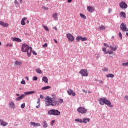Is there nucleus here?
<instances>
[{"label": "nucleus", "mask_w": 128, "mask_h": 128, "mask_svg": "<svg viewBox=\"0 0 128 128\" xmlns=\"http://www.w3.org/2000/svg\"><path fill=\"white\" fill-rule=\"evenodd\" d=\"M100 104H102V106H104L105 104H107L110 106V108H114V106L112 105V102H110V100H108L106 98H100L98 100Z\"/></svg>", "instance_id": "f257e3e1"}, {"label": "nucleus", "mask_w": 128, "mask_h": 128, "mask_svg": "<svg viewBox=\"0 0 128 128\" xmlns=\"http://www.w3.org/2000/svg\"><path fill=\"white\" fill-rule=\"evenodd\" d=\"M46 100V106H52L54 104V101L52 100V98H50L49 96H47L46 98H45Z\"/></svg>", "instance_id": "f03ea898"}, {"label": "nucleus", "mask_w": 128, "mask_h": 128, "mask_svg": "<svg viewBox=\"0 0 128 128\" xmlns=\"http://www.w3.org/2000/svg\"><path fill=\"white\" fill-rule=\"evenodd\" d=\"M48 114H50V116H60V112L58 110H50L48 111Z\"/></svg>", "instance_id": "7ed1b4c3"}, {"label": "nucleus", "mask_w": 128, "mask_h": 128, "mask_svg": "<svg viewBox=\"0 0 128 128\" xmlns=\"http://www.w3.org/2000/svg\"><path fill=\"white\" fill-rule=\"evenodd\" d=\"M64 102V100L62 99H58L57 100H54L53 101V104L52 106H60V104H62Z\"/></svg>", "instance_id": "20e7f679"}, {"label": "nucleus", "mask_w": 128, "mask_h": 128, "mask_svg": "<svg viewBox=\"0 0 128 128\" xmlns=\"http://www.w3.org/2000/svg\"><path fill=\"white\" fill-rule=\"evenodd\" d=\"M77 112H78L79 114H86L88 112V109H86L84 107H79L77 109Z\"/></svg>", "instance_id": "39448f33"}, {"label": "nucleus", "mask_w": 128, "mask_h": 128, "mask_svg": "<svg viewBox=\"0 0 128 128\" xmlns=\"http://www.w3.org/2000/svg\"><path fill=\"white\" fill-rule=\"evenodd\" d=\"M30 46H28V45L24 44H22V50L23 52H28V50L30 48Z\"/></svg>", "instance_id": "423d86ee"}, {"label": "nucleus", "mask_w": 128, "mask_h": 128, "mask_svg": "<svg viewBox=\"0 0 128 128\" xmlns=\"http://www.w3.org/2000/svg\"><path fill=\"white\" fill-rule=\"evenodd\" d=\"M79 73L80 74H82V76H88V70L86 69H82L81 70Z\"/></svg>", "instance_id": "0eeeda50"}, {"label": "nucleus", "mask_w": 128, "mask_h": 128, "mask_svg": "<svg viewBox=\"0 0 128 128\" xmlns=\"http://www.w3.org/2000/svg\"><path fill=\"white\" fill-rule=\"evenodd\" d=\"M119 6L120 8H122L124 10H126V8H128V4L124 2H121L119 4Z\"/></svg>", "instance_id": "6e6552de"}, {"label": "nucleus", "mask_w": 128, "mask_h": 128, "mask_svg": "<svg viewBox=\"0 0 128 128\" xmlns=\"http://www.w3.org/2000/svg\"><path fill=\"white\" fill-rule=\"evenodd\" d=\"M76 40L78 42H80V40H81V42H84L88 40V38H86V37L82 38V36H78L76 38Z\"/></svg>", "instance_id": "1a4fd4ad"}, {"label": "nucleus", "mask_w": 128, "mask_h": 128, "mask_svg": "<svg viewBox=\"0 0 128 128\" xmlns=\"http://www.w3.org/2000/svg\"><path fill=\"white\" fill-rule=\"evenodd\" d=\"M120 30H122V32H128V29L126 28V24L122 22L121 24V26H120Z\"/></svg>", "instance_id": "9d476101"}, {"label": "nucleus", "mask_w": 128, "mask_h": 128, "mask_svg": "<svg viewBox=\"0 0 128 128\" xmlns=\"http://www.w3.org/2000/svg\"><path fill=\"white\" fill-rule=\"evenodd\" d=\"M66 38H68V40L69 42H72L74 40V36H72V34L70 33L66 34Z\"/></svg>", "instance_id": "9b49d317"}, {"label": "nucleus", "mask_w": 128, "mask_h": 128, "mask_svg": "<svg viewBox=\"0 0 128 128\" xmlns=\"http://www.w3.org/2000/svg\"><path fill=\"white\" fill-rule=\"evenodd\" d=\"M67 92L69 96H76V92L72 89H68Z\"/></svg>", "instance_id": "f8f14e48"}, {"label": "nucleus", "mask_w": 128, "mask_h": 128, "mask_svg": "<svg viewBox=\"0 0 128 128\" xmlns=\"http://www.w3.org/2000/svg\"><path fill=\"white\" fill-rule=\"evenodd\" d=\"M94 8L91 6H87V10L88 12H92L94 11Z\"/></svg>", "instance_id": "ddd939ff"}, {"label": "nucleus", "mask_w": 128, "mask_h": 128, "mask_svg": "<svg viewBox=\"0 0 128 128\" xmlns=\"http://www.w3.org/2000/svg\"><path fill=\"white\" fill-rule=\"evenodd\" d=\"M32 47H30V48L27 50L26 52L28 56H30V54H32Z\"/></svg>", "instance_id": "4468645a"}, {"label": "nucleus", "mask_w": 128, "mask_h": 128, "mask_svg": "<svg viewBox=\"0 0 128 128\" xmlns=\"http://www.w3.org/2000/svg\"><path fill=\"white\" fill-rule=\"evenodd\" d=\"M25 96H26V94H22L20 96L17 97L16 98V100L17 101L20 100H22L24 98Z\"/></svg>", "instance_id": "2eb2a0df"}, {"label": "nucleus", "mask_w": 128, "mask_h": 128, "mask_svg": "<svg viewBox=\"0 0 128 128\" xmlns=\"http://www.w3.org/2000/svg\"><path fill=\"white\" fill-rule=\"evenodd\" d=\"M9 106H10V108H13L14 109V108H16V104L12 102H10L9 103Z\"/></svg>", "instance_id": "dca6fc26"}, {"label": "nucleus", "mask_w": 128, "mask_h": 128, "mask_svg": "<svg viewBox=\"0 0 128 128\" xmlns=\"http://www.w3.org/2000/svg\"><path fill=\"white\" fill-rule=\"evenodd\" d=\"M30 124L33 126H40V124L36 123L35 122H31Z\"/></svg>", "instance_id": "f3484780"}, {"label": "nucleus", "mask_w": 128, "mask_h": 128, "mask_svg": "<svg viewBox=\"0 0 128 128\" xmlns=\"http://www.w3.org/2000/svg\"><path fill=\"white\" fill-rule=\"evenodd\" d=\"M0 25L2 26L4 28H6V27L8 26V24L4 23V22H2V21L0 22Z\"/></svg>", "instance_id": "a211bd4d"}, {"label": "nucleus", "mask_w": 128, "mask_h": 128, "mask_svg": "<svg viewBox=\"0 0 128 128\" xmlns=\"http://www.w3.org/2000/svg\"><path fill=\"white\" fill-rule=\"evenodd\" d=\"M0 122V126H8V122H4V120H1Z\"/></svg>", "instance_id": "6ab92c4d"}, {"label": "nucleus", "mask_w": 128, "mask_h": 128, "mask_svg": "<svg viewBox=\"0 0 128 128\" xmlns=\"http://www.w3.org/2000/svg\"><path fill=\"white\" fill-rule=\"evenodd\" d=\"M109 48H110V50H112V52H113V51L116 52V50H118V48H116V46L114 47L112 46H109Z\"/></svg>", "instance_id": "aec40b11"}, {"label": "nucleus", "mask_w": 128, "mask_h": 128, "mask_svg": "<svg viewBox=\"0 0 128 128\" xmlns=\"http://www.w3.org/2000/svg\"><path fill=\"white\" fill-rule=\"evenodd\" d=\"M24 94H26V96H28V94H36V92L35 91H30V92H25Z\"/></svg>", "instance_id": "412c9836"}, {"label": "nucleus", "mask_w": 128, "mask_h": 128, "mask_svg": "<svg viewBox=\"0 0 128 128\" xmlns=\"http://www.w3.org/2000/svg\"><path fill=\"white\" fill-rule=\"evenodd\" d=\"M28 18L24 17L22 19V21H21V24L22 26H26V22H24V20H27Z\"/></svg>", "instance_id": "4be33fe9"}, {"label": "nucleus", "mask_w": 128, "mask_h": 128, "mask_svg": "<svg viewBox=\"0 0 128 128\" xmlns=\"http://www.w3.org/2000/svg\"><path fill=\"white\" fill-rule=\"evenodd\" d=\"M82 120V122H84V124H87L88 122H90V118H84Z\"/></svg>", "instance_id": "5701e85b"}, {"label": "nucleus", "mask_w": 128, "mask_h": 128, "mask_svg": "<svg viewBox=\"0 0 128 128\" xmlns=\"http://www.w3.org/2000/svg\"><path fill=\"white\" fill-rule=\"evenodd\" d=\"M42 80H43V82H44L46 84H48V78H46V76H44L42 78Z\"/></svg>", "instance_id": "b1692460"}, {"label": "nucleus", "mask_w": 128, "mask_h": 128, "mask_svg": "<svg viewBox=\"0 0 128 128\" xmlns=\"http://www.w3.org/2000/svg\"><path fill=\"white\" fill-rule=\"evenodd\" d=\"M48 122H46V121L44 120L43 122V128H48Z\"/></svg>", "instance_id": "393cba45"}, {"label": "nucleus", "mask_w": 128, "mask_h": 128, "mask_svg": "<svg viewBox=\"0 0 128 128\" xmlns=\"http://www.w3.org/2000/svg\"><path fill=\"white\" fill-rule=\"evenodd\" d=\"M13 40H14L15 42H22V40L20 38H13Z\"/></svg>", "instance_id": "a878e982"}, {"label": "nucleus", "mask_w": 128, "mask_h": 128, "mask_svg": "<svg viewBox=\"0 0 128 128\" xmlns=\"http://www.w3.org/2000/svg\"><path fill=\"white\" fill-rule=\"evenodd\" d=\"M104 54H114V52L112 51H106V52H104Z\"/></svg>", "instance_id": "bb28decb"}, {"label": "nucleus", "mask_w": 128, "mask_h": 128, "mask_svg": "<svg viewBox=\"0 0 128 128\" xmlns=\"http://www.w3.org/2000/svg\"><path fill=\"white\" fill-rule=\"evenodd\" d=\"M52 87L50 86H46L42 88V90H48L50 88Z\"/></svg>", "instance_id": "cd10ccee"}, {"label": "nucleus", "mask_w": 128, "mask_h": 128, "mask_svg": "<svg viewBox=\"0 0 128 128\" xmlns=\"http://www.w3.org/2000/svg\"><path fill=\"white\" fill-rule=\"evenodd\" d=\"M106 78H114V74H109L106 75Z\"/></svg>", "instance_id": "c85d7f7f"}, {"label": "nucleus", "mask_w": 128, "mask_h": 128, "mask_svg": "<svg viewBox=\"0 0 128 128\" xmlns=\"http://www.w3.org/2000/svg\"><path fill=\"white\" fill-rule=\"evenodd\" d=\"M14 64L16 66H22V62L18 61H15Z\"/></svg>", "instance_id": "c756f323"}, {"label": "nucleus", "mask_w": 128, "mask_h": 128, "mask_svg": "<svg viewBox=\"0 0 128 128\" xmlns=\"http://www.w3.org/2000/svg\"><path fill=\"white\" fill-rule=\"evenodd\" d=\"M100 30H106V27L104 26H101L98 27Z\"/></svg>", "instance_id": "7c9ffc66"}, {"label": "nucleus", "mask_w": 128, "mask_h": 128, "mask_svg": "<svg viewBox=\"0 0 128 128\" xmlns=\"http://www.w3.org/2000/svg\"><path fill=\"white\" fill-rule=\"evenodd\" d=\"M36 72L38 74H42V70H40V69L38 68H36Z\"/></svg>", "instance_id": "2f4dec72"}, {"label": "nucleus", "mask_w": 128, "mask_h": 128, "mask_svg": "<svg viewBox=\"0 0 128 128\" xmlns=\"http://www.w3.org/2000/svg\"><path fill=\"white\" fill-rule=\"evenodd\" d=\"M75 122H80L82 124V119L77 118L75 120Z\"/></svg>", "instance_id": "473e14b6"}, {"label": "nucleus", "mask_w": 128, "mask_h": 128, "mask_svg": "<svg viewBox=\"0 0 128 128\" xmlns=\"http://www.w3.org/2000/svg\"><path fill=\"white\" fill-rule=\"evenodd\" d=\"M42 26L44 28V30H46V32H48L50 30V29H48V26L43 25Z\"/></svg>", "instance_id": "72a5a7b5"}, {"label": "nucleus", "mask_w": 128, "mask_h": 128, "mask_svg": "<svg viewBox=\"0 0 128 128\" xmlns=\"http://www.w3.org/2000/svg\"><path fill=\"white\" fill-rule=\"evenodd\" d=\"M120 16H126V13L124 12H120Z\"/></svg>", "instance_id": "f704fd0d"}, {"label": "nucleus", "mask_w": 128, "mask_h": 128, "mask_svg": "<svg viewBox=\"0 0 128 128\" xmlns=\"http://www.w3.org/2000/svg\"><path fill=\"white\" fill-rule=\"evenodd\" d=\"M122 64L123 66H128V62L122 63Z\"/></svg>", "instance_id": "c9c22d12"}, {"label": "nucleus", "mask_w": 128, "mask_h": 128, "mask_svg": "<svg viewBox=\"0 0 128 128\" xmlns=\"http://www.w3.org/2000/svg\"><path fill=\"white\" fill-rule=\"evenodd\" d=\"M26 106V103H23L21 104V108H24V107Z\"/></svg>", "instance_id": "e433bc0d"}, {"label": "nucleus", "mask_w": 128, "mask_h": 128, "mask_svg": "<svg viewBox=\"0 0 128 128\" xmlns=\"http://www.w3.org/2000/svg\"><path fill=\"white\" fill-rule=\"evenodd\" d=\"M14 4H16L17 6L20 5V3H18L17 0H14Z\"/></svg>", "instance_id": "4c0bfd02"}, {"label": "nucleus", "mask_w": 128, "mask_h": 128, "mask_svg": "<svg viewBox=\"0 0 128 128\" xmlns=\"http://www.w3.org/2000/svg\"><path fill=\"white\" fill-rule=\"evenodd\" d=\"M119 36L120 38V40H122V32H119Z\"/></svg>", "instance_id": "58836bf2"}, {"label": "nucleus", "mask_w": 128, "mask_h": 128, "mask_svg": "<svg viewBox=\"0 0 128 128\" xmlns=\"http://www.w3.org/2000/svg\"><path fill=\"white\" fill-rule=\"evenodd\" d=\"M54 122H56V120H52V121L50 124H51V126H54Z\"/></svg>", "instance_id": "ea45409f"}, {"label": "nucleus", "mask_w": 128, "mask_h": 128, "mask_svg": "<svg viewBox=\"0 0 128 128\" xmlns=\"http://www.w3.org/2000/svg\"><path fill=\"white\" fill-rule=\"evenodd\" d=\"M42 48H48V44L46 43L42 45Z\"/></svg>", "instance_id": "a19ab883"}, {"label": "nucleus", "mask_w": 128, "mask_h": 128, "mask_svg": "<svg viewBox=\"0 0 128 128\" xmlns=\"http://www.w3.org/2000/svg\"><path fill=\"white\" fill-rule=\"evenodd\" d=\"M42 8L43 10H48V8L46 6H43Z\"/></svg>", "instance_id": "79ce46f5"}, {"label": "nucleus", "mask_w": 128, "mask_h": 128, "mask_svg": "<svg viewBox=\"0 0 128 128\" xmlns=\"http://www.w3.org/2000/svg\"><path fill=\"white\" fill-rule=\"evenodd\" d=\"M38 80V77L36 76H34L32 78V80Z\"/></svg>", "instance_id": "37998d69"}, {"label": "nucleus", "mask_w": 128, "mask_h": 128, "mask_svg": "<svg viewBox=\"0 0 128 128\" xmlns=\"http://www.w3.org/2000/svg\"><path fill=\"white\" fill-rule=\"evenodd\" d=\"M104 46H106V48H108V47L110 46H108V44H106V43H104Z\"/></svg>", "instance_id": "c03bdc74"}, {"label": "nucleus", "mask_w": 128, "mask_h": 128, "mask_svg": "<svg viewBox=\"0 0 128 128\" xmlns=\"http://www.w3.org/2000/svg\"><path fill=\"white\" fill-rule=\"evenodd\" d=\"M21 84H26V81H24V80H22V81L21 82Z\"/></svg>", "instance_id": "a18cd8bd"}, {"label": "nucleus", "mask_w": 128, "mask_h": 128, "mask_svg": "<svg viewBox=\"0 0 128 128\" xmlns=\"http://www.w3.org/2000/svg\"><path fill=\"white\" fill-rule=\"evenodd\" d=\"M102 51L104 52H106V48H102Z\"/></svg>", "instance_id": "49530a36"}, {"label": "nucleus", "mask_w": 128, "mask_h": 128, "mask_svg": "<svg viewBox=\"0 0 128 128\" xmlns=\"http://www.w3.org/2000/svg\"><path fill=\"white\" fill-rule=\"evenodd\" d=\"M32 54H34V56H36L37 54L36 52V51H32Z\"/></svg>", "instance_id": "de8ad7c7"}, {"label": "nucleus", "mask_w": 128, "mask_h": 128, "mask_svg": "<svg viewBox=\"0 0 128 128\" xmlns=\"http://www.w3.org/2000/svg\"><path fill=\"white\" fill-rule=\"evenodd\" d=\"M112 9L109 8H108V14H110V12H112Z\"/></svg>", "instance_id": "09e8293b"}, {"label": "nucleus", "mask_w": 128, "mask_h": 128, "mask_svg": "<svg viewBox=\"0 0 128 128\" xmlns=\"http://www.w3.org/2000/svg\"><path fill=\"white\" fill-rule=\"evenodd\" d=\"M52 16H58L57 13H54L53 14Z\"/></svg>", "instance_id": "8fccbe9b"}, {"label": "nucleus", "mask_w": 128, "mask_h": 128, "mask_svg": "<svg viewBox=\"0 0 128 128\" xmlns=\"http://www.w3.org/2000/svg\"><path fill=\"white\" fill-rule=\"evenodd\" d=\"M103 72H108V68H104L103 69Z\"/></svg>", "instance_id": "3c124183"}, {"label": "nucleus", "mask_w": 128, "mask_h": 128, "mask_svg": "<svg viewBox=\"0 0 128 128\" xmlns=\"http://www.w3.org/2000/svg\"><path fill=\"white\" fill-rule=\"evenodd\" d=\"M53 18L55 20H58V16H53Z\"/></svg>", "instance_id": "603ef678"}, {"label": "nucleus", "mask_w": 128, "mask_h": 128, "mask_svg": "<svg viewBox=\"0 0 128 128\" xmlns=\"http://www.w3.org/2000/svg\"><path fill=\"white\" fill-rule=\"evenodd\" d=\"M99 82H100V84H104V81H102V80H99Z\"/></svg>", "instance_id": "864d4df0"}, {"label": "nucleus", "mask_w": 128, "mask_h": 128, "mask_svg": "<svg viewBox=\"0 0 128 128\" xmlns=\"http://www.w3.org/2000/svg\"><path fill=\"white\" fill-rule=\"evenodd\" d=\"M54 40L56 44H58V40H56L54 39Z\"/></svg>", "instance_id": "5fc2aeb1"}, {"label": "nucleus", "mask_w": 128, "mask_h": 128, "mask_svg": "<svg viewBox=\"0 0 128 128\" xmlns=\"http://www.w3.org/2000/svg\"><path fill=\"white\" fill-rule=\"evenodd\" d=\"M124 98H126V100H128V96H125Z\"/></svg>", "instance_id": "6e6d98bb"}, {"label": "nucleus", "mask_w": 128, "mask_h": 128, "mask_svg": "<svg viewBox=\"0 0 128 128\" xmlns=\"http://www.w3.org/2000/svg\"><path fill=\"white\" fill-rule=\"evenodd\" d=\"M80 16H86L82 14H80Z\"/></svg>", "instance_id": "4d7b16f0"}, {"label": "nucleus", "mask_w": 128, "mask_h": 128, "mask_svg": "<svg viewBox=\"0 0 128 128\" xmlns=\"http://www.w3.org/2000/svg\"><path fill=\"white\" fill-rule=\"evenodd\" d=\"M99 58H100V55H98V56H96V60H98Z\"/></svg>", "instance_id": "13d9d810"}, {"label": "nucleus", "mask_w": 128, "mask_h": 128, "mask_svg": "<svg viewBox=\"0 0 128 128\" xmlns=\"http://www.w3.org/2000/svg\"><path fill=\"white\" fill-rule=\"evenodd\" d=\"M40 98L42 100V98H44V96H42V95H40Z\"/></svg>", "instance_id": "bf43d9fd"}, {"label": "nucleus", "mask_w": 128, "mask_h": 128, "mask_svg": "<svg viewBox=\"0 0 128 128\" xmlns=\"http://www.w3.org/2000/svg\"><path fill=\"white\" fill-rule=\"evenodd\" d=\"M82 18H84V20L86 19V16H82Z\"/></svg>", "instance_id": "052dcab7"}, {"label": "nucleus", "mask_w": 128, "mask_h": 128, "mask_svg": "<svg viewBox=\"0 0 128 128\" xmlns=\"http://www.w3.org/2000/svg\"><path fill=\"white\" fill-rule=\"evenodd\" d=\"M40 108V104L38 106H36V108Z\"/></svg>", "instance_id": "680f3d73"}, {"label": "nucleus", "mask_w": 128, "mask_h": 128, "mask_svg": "<svg viewBox=\"0 0 128 128\" xmlns=\"http://www.w3.org/2000/svg\"><path fill=\"white\" fill-rule=\"evenodd\" d=\"M20 2V4H22V0H19Z\"/></svg>", "instance_id": "e2e57ef3"}, {"label": "nucleus", "mask_w": 128, "mask_h": 128, "mask_svg": "<svg viewBox=\"0 0 128 128\" xmlns=\"http://www.w3.org/2000/svg\"><path fill=\"white\" fill-rule=\"evenodd\" d=\"M68 2H72V0H68Z\"/></svg>", "instance_id": "0e129e2a"}, {"label": "nucleus", "mask_w": 128, "mask_h": 128, "mask_svg": "<svg viewBox=\"0 0 128 128\" xmlns=\"http://www.w3.org/2000/svg\"><path fill=\"white\" fill-rule=\"evenodd\" d=\"M52 96H53V98H56V95H55V94H52Z\"/></svg>", "instance_id": "69168bd1"}, {"label": "nucleus", "mask_w": 128, "mask_h": 128, "mask_svg": "<svg viewBox=\"0 0 128 128\" xmlns=\"http://www.w3.org/2000/svg\"><path fill=\"white\" fill-rule=\"evenodd\" d=\"M40 98L38 99V102H37V104H40Z\"/></svg>", "instance_id": "338daca9"}, {"label": "nucleus", "mask_w": 128, "mask_h": 128, "mask_svg": "<svg viewBox=\"0 0 128 128\" xmlns=\"http://www.w3.org/2000/svg\"><path fill=\"white\" fill-rule=\"evenodd\" d=\"M26 79L27 80H28V76H26Z\"/></svg>", "instance_id": "774afa93"}]
</instances>
